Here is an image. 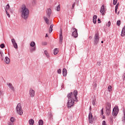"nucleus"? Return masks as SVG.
<instances>
[{
    "label": "nucleus",
    "mask_w": 125,
    "mask_h": 125,
    "mask_svg": "<svg viewBox=\"0 0 125 125\" xmlns=\"http://www.w3.org/2000/svg\"><path fill=\"white\" fill-rule=\"evenodd\" d=\"M78 91L77 90H74L73 93V92H70L67 94V98H68L67 102V108L70 109L74 106V103L75 102H78Z\"/></svg>",
    "instance_id": "obj_1"
},
{
    "label": "nucleus",
    "mask_w": 125,
    "mask_h": 125,
    "mask_svg": "<svg viewBox=\"0 0 125 125\" xmlns=\"http://www.w3.org/2000/svg\"><path fill=\"white\" fill-rule=\"evenodd\" d=\"M19 11L21 14V17L23 19H24L25 20L28 19L30 11L25 4L21 5L19 9Z\"/></svg>",
    "instance_id": "obj_2"
},
{
    "label": "nucleus",
    "mask_w": 125,
    "mask_h": 125,
    "mask_svg": "<svg viewBox=\"0 0 125 125\" xmlns=\"http://www.w3.org/2000/svg\"><path fill=\"white\" fill-rule=\"evenodd\" d=\"M17 112L19 115L21 116L23 115V110H22V107L21 106V104L19 103L16 107Z\"/></svg>",
    "instance_id": "obj_3"
},
{
    "label": "nucleus",
    "mask_w": 125,
    "mask_h": 125,
    "mask_svg": "<svg viewBox=\"0 0 125 125\" xmlns=\"http://www.w3.org/2000/svg\"><path fill=\"white\" fill-rule=\"evenodd\" d=\"M99 39H100V37H99V33L97 32L95 33L94 37V44L95 45H96V44L99 42Z\"/></svg>",
    "instance_id": "obj_4"
},
{
    "label": "nucleus",
    "mask_w": 125,
    "mask_h": 125,
    "mask_svg": "<svg viewBox=\"0 0 125 125\" xmlns=\"http://www.w3.org/2000/svg\"><path fill=\"white\" fill-rule=\"evenodd\" d=\"M119 110L120 109H119V107H118V106L114 107L112 110L113 116H117L119 113Z\"/></svg>",
    "instance_id": "obj_5"
},
{
    "label": "nucleus",
    "mask_w": 125,
    "mask_h": 125,
    "mask_svg": "<svg viewBox=\"0 0 125 125\" xmlns=\"http://www.w3.org/2000/svg\"><path fill=\"white\" fill-rule=\"evenodd\" d=\"M30 45L31 46V47H33L31 49H30V52H33V51H36V43L34 42H32L30 44Z\"/></svg>",
    "instance_id": "obj_6"
},
{
    "label": "nucleus",
    "mask_w": 125,
    "mask_h": 125,
    "mask_svg": "<svg viewBox=\"0 0 125 125\" xmlns=\"http://www.w3.org/2000/svg\"><path fill=\"white\" fill-rule=\"evenodd\" d=\"M73 32H72V36L74 38H78V29L76 28H72Z\"/></svg>",
    "instance_id": "obj_7"
},
{
    "label": "nucleus",
    "mask_w": 125,
    "mask_h": 125,
    "mask_svg": "<svg viewBox=\"0 0 125 125\" xmlns=\"http://www.w3.org/2000/svg\"><path fill=\"white\" fill-rule=\"evenodd\" d=\"M106 9L105 8L104 5H103L101 10H100V12L101 13L102 15L104 16L105 15V13H106Z\"/></svg>",
    "instance_id": "obj_8"
},
{
    "label": "nucleus",
    "mask_w": 125,
    "mask_h": 125,
    "mask_svg": "<svg viewBox=\"0 0 125 125\" xmlns=\"http://www.w3.org/2000/svg\"><path fill=\"white\" fill-rule=\"evenodd\" d=\"M93 116H92V113L91 112H89V115H88V120H89V123L90 124H92V123L93 122Z\"/></svg>",
    "instance_id": "obj_9"
},
{
    "label": "nucleus",
    "mask_w": 125,
    "mask_h": 125,
    "mask_svg": "<svg viewBox=\"0 0 125 125\" xmlns=\"http://www.w3.org/2000/svg\"><path fill=\"white\" fill-rule=\"evenodd\" d=\"M29 95L31 97L35 96V90H33L32 88L29 89Z\"/></svg>",
    "instance_id": "obj_10"
},
{
    "label": "nucleus",
    "mask_w": 125,
    "mask_h": 125,
    "mask_svg": "<svg viewBox=\"0 0 125 125\" xmlns=\"http://www.w3.org/2000/svg\"><path fill=\"white\" fill-rule=\"evenodd\" d=\"M60 43H62L63 42V35L62 33V31H61V33L60 34V38H59Z\"/></svg>",
    "instance_id": "obj_11"
},
{
    "label": "nucleus",
    "mask_w": 125,
    "mask_h": 125,
    "mask_svg": "<svg viewBox=\"0 0 125 125\" xmlns=\"http://www.w3.org/2000/svg\"><path fill=\"white\" fill-rule=\"evenodd\" d=\"M47 16L49 18L50 17V16L51 15V9L49 8L46 11Z\"/></svg>",
    "instance_id": "obj_12"
},
{
    "label": "nucleus",
    "mask_w": 125,
    "mask_h": 125,
    "mask_svg": "<svg viewBox=\"0 0 125 125\" xmlns=\"http://www.w3.org/2000/svg\"><path fill=\"white\" fill-rule=\"evenodd\" d=\"M7 85H8V86H9V88L11 89V90H12L13 91H15L14 87L13 86V85H12V84H11V83H7Z\"/></svg>",
    "instance_id": "obj_13"
},
{
    "label": "nucleus",
    "mask_w": 125,
    "mask_h": 125,
    "mask_svg": "<svg viewBox=\"0 0 125 125\" xmlns=\"http://www.w3.org/2000/svg\"><path fill=\"white\" fill-rule=\"evenodd\" d=\"M4 62L5 63H6V64H9V63H10V59L7 57H5Z\"/></svg>",
    "instance_id": "obj_14"
},
{
    "label": "nucleus",
    "mask_w": 125,
    "mask_h": 125,
    "mask_svg": "<svg viewBox=\"0 0 125 125\" xmlns=\"http://www.w3.org/2000/svg\"><path fill=\"white\" fill-rule=\"evenodd\" d=\"M106 110H111V104L109 103H106Z\"/></svg>",
    "instance_id": "obj_15"
},
{
    "label": "nucleus",
    "mask_w": 125,
    "mask_h": 125,
    "mask_svg": "<svg viewBox=\"0 0 125 125\" xmlns=\"http://www.w3.org/2000/svg\"><path fill=\"white\" fill-rule=\"evenodd\" d=\"M62 75L63 77H66V76H67V69H66V68H63L62 69Z\"/></svg>",
    "instance_id": "obj_16"
},
{
    "label": "nucleus",
    "mask_w": 125,
    "mask_h": 125,
    "mask_svg": "<svg viewBox=\"0 0 125 125\" xmlns=\"http://www.w3.org/2000/svg\"><path fill=\"white\" fill-rule=\"evenodd\" d=\"M105 112L107 116H110V114H111V109H106Z\"/></svg>",
    "instance_id": "obj_17"
},
{
    "label": "nucleus",
    "mask_w": 125,
    "mask_h": 125,
    "mask_svg": "<svg viewBox=\"0 0 125 125\" xmlns=\"http://www.w3.org/2000/svg\"><path fill=\"white\" fill-rule=\"evenodd\" d=\"M29 124L30 125H34V124H35V121H34V120L31 119L29 120Z\"/></svg>",
    "instance_id": "obj_18"
},
{
    "label": "nucleus",
    "mask_w": 125,
    "mask_h": 125,
    "mask_svg": "<svg viewBox=\"0 0 125 125\" xmlns=\"http://www.w3.org/2000/svg\"><path fill=\"white\" fill-rule=\"evenodd\" d=\"M58 52H59V51L58 50V48L54 49V55H57V54H58Z\"/></svg>",
    "instance_id": "obj_19"
},
{
    "label": "nucleus",
    "mask_w": 125,
    "mask_h": 125,
    "mask_svg": "<svg viewBox=\"0 0 125 125\" xmlns=\"http://www.w3.org/2000/svg\"><path fill=\"white\" fill-rule=\"evenodd\" d=\"M45 21L46 22V24H49V20H48V19H47V18L44 17H43Z\"/></svg>",
    "instance_id": "obj_20"
},
{
    "label": "nucleus",
    "mask_w": 125,
    "mask_h": 125,
    "mask_svg": "<svg viewBox=\"0 0 125 125\" xmlns=\"http://www.w3.org/2000/svg\"><path fill=\"white\" fill-rule=\"evenodd\" d=\"M52 28H53V24H51L49 28V33H51V32H52V31L53 30Z\"/></svg>",
    "instance_id": "obj_21"
},
{
    "label": "nucleus",
    "mask_w": 125,
    "mask_h": 125,
    "mask_svg": "<svg viewBox=\"0 0 125 125\" xmlns=\"http://www.w3.org/2000/svg\"><path fill=\"white\" fill-rule=\"evenodd\" d=\"M44 54H45L47 58H49V53H48V52L46 50L44 51Z\"/></svg>",
    "instance_id": "obj_22"
},
{
    "label": "nucleus",
    "mask_w": 125,
    "mask_h": 125,
    "mask_svg": "<svg viewBox=\"0 0 125 125\" xmlns=\"http://www.w3.org/2000/svg\"><path fill=\"white\" fill-rule=\"evenodd\" d=\"M43 125V121L42 120L40 119L39 121V125Z\"/></svg>",
    "instance_id": "obj_23"
},
{
    "label": "nucleus",
    "mask_w": 125,
    "mask_h": 125,
    "mask_svg": "<svg viewBox=\"0 0 125 125\" xmlns=\"http://www.w3.org/2000/svg\"><path fill=\"white\" fill-rule=\"evenodd\" d=\"M108 91H109V92H112V86L109 85L108 86Z\"/></svg>",
    "instance_id": "obj_24"
},
{
    "label": "nucleus",
    "mask_w": 125,
    "mask_h": 125,
    "mask_svg": "<svg viewBox=\"0 0 125 125\" xmlns=\"http://www.w3.org/2000/svg\"><path fill=\"white\" fill-rule=\"evenodd\" d=\"M10 8V6H9V4H8L6 6V8H5V10L6 11V10L9 9Z\"/></svg>",
    "instance_id": "obj_25"
},
{
    "label": "nucleus",
    "mask_w": 125,
    "mask_h": 125,
    "mask_svg": "<svg viewBox=\"0 0 125 125\" xmlns=\"http://www.w3.org/2000/svg\"><path fill=\"white\" fill-rule=\"evenodd\" d=\"M122 122H123L124 124L125 122V111L124 110V117L123 118Z\"/></svg>",
    "instance_id": "obj_26"
},
{
    "label": "nucleus",
    "mask_w": 125,
    "mask_h": 125,
    "mask_svg": "<svg viewBox=\"0 0 125 125\" xmlns=\"http://www.w3.org/2000/svg\"><path fill=\"white\" fill-rule=\"evenodd\" d=\"M15 121H16V120H15V118L14 117H11L10 119V121L11 123H14V122H15Z\"/></svg>",
    "instance_id": "obj_27"
},
{
    "label": "nucleus",
    "mask_w": 125,
    "mask_h": 125,
    "mask_svg": "<svg viewBox=\"0 0 125 125\" xmlns=\"http://www.w3.org/2000/svg\"><path fill=\"white\" fill-rule=\"evenodd\" d=\"M14 47H15L16 49L18 48V45H17V43H15L14 44H13Z\"/></svg>",
    "instance_id": "obj_28"
},
{
    "label": "nucleus",
    "mask_w": 125,
    "mask_h": 125,
    "mask_svg": "<svg viewBox=\"0 0 125 125\" xmlns=\"http://www.w3.org/2000/svg\"><path fill=\"white\" fill-rule=\"evenodd\" d=\"M92 103L93 106H95V105H96V100H93Z\"/></svg>",
    "instance_id": "obj_29"
},
{
    "label": "nucleus",
    "mask_w": 125,
    "mask_h": 125,
    "mask_svg": "<svg viewBox=\"0 0 125 125\" xmlns=\"http://www.w3.org/2000/svg\"><path fill=\"white\" fill-rule=\"evenodd\" d=\"M56 10H57V11H60V5H59L56 9Z\"/></svg>",
    "instance_id": "obj_30"
},
{
    "label": "nucleus",
    "mask_w": 125,
    "mask_h": 125,
    "mask_svg": "<svg viewBox=\"0 0 125 125\" xmlns=\"http://www.w3.org/2000/svg\"><path fill=\"white\" fill-rule=\"evenodd\" d=\"M106 26L107 27H110V26H111V21H108L106 24Z\"/></svg>",
    "instance_id": "obj_31"
},
{
    "label": "nucleus",
    "mask_w": 125,
    "mask_h": 125,
    "mask_svg": "<svg viewBox=\"0 0 125 125\" xmlns=\"http://www.w3.org/2000/svg\"><path fill=\"white\" fill-rule=\"evenodd\" d=\"M0 47H1V48H4V47H5V45L4 43H2L0 45Z\"/></svg>",
    "instance_id": "obj_32"
},
{
    "label": "nucleus",
    "mask_w": 125,
    "mask_h": 125,
    "mask_svg": "<svg viewBox=\"0 0 125 125\" xmlns=\"http://www.w3.org/2000/svg\"><path fill=\"white\" fill-rule=\"evenodd\" d=\"M109 120L111 123H113V122H114V120L113 119V116H111L109 117Z\"/></svg>",
    "instance_id": "obj_33"
},
{
    "label": "nucleus",
    "mask_w": 125,
    "mask_h": 125,
    "mask_svg": "<svg viewBox=\"0 0 125 125\" xmlns=\"http://www.w3.org/2000/svg\"><path fill=\"white\" fill-rule=\"evenodd\" d=\"M117 26H120L121 25V21L120 20L117 21Z\"/></svg>",
    "instance_id": "obj_34"
},
{
    "label": "nucleus",
    "mask_w": 125,
    "mask_h": 125,
    "mask_svg": "<svg viewBox=\"0 0 125 125\" xmlns=\"http://www.w3.org/2000/svg\"><path fill=\"white\" fill-rule=\"evenodd\" d=\"M117 2H118V0H113L114 5H116V4H117Z\"/></svg>",
    "instance_id": "obj_35"
},
{
    "label": "nucleus",
    "mask_w": 125,
    "mask_h": 125,
    "mask_svg": "<svg viewBox=\"0 0 125 125\" xmlns=\"http://www.w3.org/2000/svg\"><path fill=\"white\" fill-rule=\"evenodd\" d=\"M11 42L13 44L16 43V42L15 41V39H12Z\"/></svg>",
    "instance_id": "obj_36"
},
{
    "label": "nucleus",
    "mask_w": 125,
    "mask_h": 125,
    "mask_svg": "<svg viewBox=\"0 0 125 125\" xmlns=\"http://www.w3.org/2000/svg\"><path fill=\"white\" fill-rule=\"evenodd\" d=\"M53 117V116L52 115V114H51V113H50L49 114V118H50V120H52L53 118H52Z\"/></svg>",
    "instance_id": "obj_37"
},
{
    "label": "nucleus",
    "mask_w": 125,
    "mask_h": 125,
    "mask_svg": "<svg viewBox=\"0 0 125 125\" xmlns=\"http://www.w3.org/2000/svg\"><path fill=\"white\" fill-rule=\"evenodd\" d=\"M0 54L1 56V60H3V53H2V52L1 54Z\"/></svg>",
    "instance_id": "obj_38"
},
{
    "label": "nucleus",
    "mask_w": 125,
    "mask_h": 125,
    "mask_svg": "<svg viewBox=\"0 0 125 125\" xmlns=\"http://www.w3.org/2000/svg\"><path fill=\"white\" fill-rule=\"evenodd\" d=\"M120 6V3H118L117 4H116V6H115V8H119V6Z\"/></svg>",
    "instance_id": "obj_39"
},
{
    "label": "nucleus",
    "mask_w": 125,
    "mask_h": 125,
    "mask_svg": "<svg viewBox=\"0 0 125 125\" xmlns=\"http://www.w3.org/2000/svg\"><path fill=\"white\" fill-rule=\"evenodd\" d=\"M3 95V91L0 90V96H2Z\"/></svg>",
    "instance_id": "obj_40"
},
{
    "label": "nucleus",
    "mask_w": 125,
    "mask_h": 125,
    "mask_svg": "<svg viewBox=\"0 0 125 125\" xmlns=\"http://www.w3.org/2000/svg\"><path fill=\"white\" fill-rule=\"evenodd\" d=\"M5 11H6V13L7 16H8V17H10V15L9 14V13H8V12H7V10H6Z\"/></svg>",
    "instance_id": "obj_41"
},
{
    "label": "nucleus",
    "mask_w": 125,
    "mask_h": 125,
    "mask_svg": "<svg viewBox=\"0 0 125 125\" xmlns=\"http://www.w3.org/2000/svg\"><path fill=\"white\" fill-rule=\"evenodd\" d=\"M97 65H98V66H101V62H97Z\"/></svg>",
    "instance_id": "obj_42"
},
{
    "label": "nucleus",
    "mask_w": 125,
    "mask_h": 125,
    "mask_svg": "<svg viewBox=\"0 0 125 125\" xmlns=\"http://www.w3.org/2000/svg\"><path fill=\"white\" fill-rule=\"evenodd\" d=\"M8 125H14V123H13V122H9V123H8Z\"/></svg>",
    "instance_id": "obj_43"
},
{
    "label": "nucleus",
    "mask_w": 125,
    "mask_h": 125,
    "mask_svg": "<svg viewBox=\"0 0 125 125\" xmlns=\"http://www.w3.org/2000/svg\"><path fill=\"white\" fill-rule=\"evenodd\" d=\"M102 125H107V124H106V121H104L102 123Z\"/></svg>",
    "instance_id": "obj_44"
},
{
    "label": "nucleus",
    "mask_w": 125,
    "mask_h": 125,
    "mask_svg": "<svg viewBox=\"0 0 125 125\" xmlns=\"http://www.w3.org/2000/svg\"><path fill=\"white\" fill-rule=\"evenodd\" d=\"M42 45H47V42H43L42 43Z\"/></svg>",
    "instance_id": "obj_45"
},
{
    "label": "nucleus",
    "mask_w": 125,
    "mask_h": 125,
    "mask_svg": "<svg viewBox=\"0 0 125 125\" xmlns=\"http://www.w3.org/2000/svg\"><path fill=\"white\" fill-rule=\"evenodd\" d=\"M93 22L94 24H96V19H93Z\"/></svg>",
    "instance_id": "obj_46"
},
{
    "label": "nucleus",
    "mask_w": 125,
    "mask_h": 125,
    "mask_svg": "<svg viewBox=\"0 0 125 125\" xmlns=\"http://www.w3.org/2000/svg\"><path fill=\"white\" fill-rule=\"evenodd\" d=\"M97 86V84L96 83H95L94 84V85H93V87H94V88H95H95H96Z\"/></svg>",
    "instance_id": "obj_47"
},
{
    "label": "nucleus",
    "mask_w": 125,
    "mask_h": 125,
    "mask_svg": "<svg viewBox=\"0 0 125 125\" xmlns=\"http://www.w3.org/2000/svg\"><path fill=\"white\" fill-rule=\"evenodd\" d=\"M57 72L58 74H61V69H58Z\"/></svg>",
    "instance_id": "obj_48"
},
{
    "label": "nucleus",
    "mask_w": 125,
    "mask_h": 125,
    "mask_svg": "<svg viewBox=\"0 0 125 125\" xmlns=\"http://www.w3.org/2000/svg\"><path fill=\"white\" fill-rule=\"evenodd\" d=\"M93 19H96V20H97V15H94V16H93Z\"/></svg>",
    "instance_id": "obj_49"
},
{
    "label": "nucleus",
    "mask_w": 125,
    "mask_h": 125,
    "mask_svg": "<svg viewBox=\"0 0 125 125\" xmlns=\"http://www.w3.org/2000/svg\"><path fill=\"white\" fill-rule=\"evenodd\" d=\"M75 5H76V2H74L72 5V8L73 9L75 7Z\"/></svg>",
    "instance_id": "obj_50"
},
{
    "label": "nucleus",
    "mask_w": 125,
    "mask_h": 125,
    "mask_svg": "<svg viewBox=\"0 0 125 125\" xmlns=\"http://www.w3.org/2000/svg\"><path fill=\"white\" fill-rule=\"evenodd\" d=\"M115 12L116 14H117V12H118V8H115Z\"/></svg>",
    "instance_id": "obj_51"
},
{
    "label": "nucleus",
    "mask_w": 125,
    "mask_h": 125,
    "mask_svg": "<svg viewBox=\"0 0 125 125\" xmlns=\"http://www.w3.org/2000/svg\"><path fill=\"white\" fill-rule=\"evenodd\" d=\"M98 21H99V22H98L99 23H101V20H100V19H98Z\"/></svg>",
    "instance_id": "obj_52"
},
{
    "label": "nucleus",
    "mask_w": 125,
    "mask_h": 125,
    "mask_svg": "<svg viewBox=\"0 0 125 125\" xmlns=\"http://www.w3.org/2000/svg\"><path fill=\"white\" fill-rule=\"evenodd\" d=\"M92 36H90L89 37V40H92Z\"/></svg>",
    "instance_id": "obj_53"
},
{
    "label": "nucleus",
    "mask_w": 125,
    "mask_h": 125,
    "mask_svg": "<svg viewBox=\"0 0 125 125\" xmlns=\"http://www.w3.org/2000/svg\"><path fill=\"white\" fill-rule=\"evenodd\" d=\"M103 109H104V108H102V109H101L102 115H103Z\"/></svg>",
    "instance_id": "obj_54"
},
{
    "label": "nucleus",
    "mask_w": 125,
    "mask_h": 125,
    "mask_svg": "<svg viewBox=\"0 0 125 125\" xmlns=\"http://www.w3.org/2000/svg\"><path fill=\"white\" fill-rule=\"evenodd\" d=\"M89 111L90 112H91V106H90L89 107Z\"/></svg>",
    "instance_id": "obj_55"
},
{
    "label": "nucleus",
    "mask_w": 125,
    "mask_h": 125,
    "mask_svg": "<svg viewBox=\"0 0 125 125\" xmlns=\"http://www.w3.org/2000/svg\"><path fill=\"white\" fill-rule=\"evenodd\" d=\"M47 37H48V35H47V34H46L45 37L47 38Z\"/></svg>",
    "instance_id": "obj_56"
},
{
    "label": "nucleus",
    "mask_w": 125,
    "mask_h": 125,
    "mask_svg": "<svg viewBox=\"0 0 125 125\" xmlns=\"http://www.w3.org/2000/svg\"><path fill=\"white\" fill-rule=\"evenodd\" d=\"M119 13H120V11L118 12L117 13L118 15H119Z\"/></svg>",
    "instance_id": "obj_57"
},
{
    "label": "nucleus",
    "mask_w": 125,
    "mask_h": 125,
    "mask_svg": "<svg viewBox=\"0 0 125 125\" xmlns=\"http://www.w3.org/2000/svg\"><path fill=\"white\" fill-rule=\"evenodd\" d=\"M2 52L0 50V54H1V53H2Z\"/></svg>",
    "instance_id": "obj_58"
},
{
    "label": "nucleus",
    "mask_w": 125,
    "mask_h": 125,
    "mask_svg": "<svg viewBox=\"0 0 125 125\" xmlns=\"http://www.w3.org/2000/svg\"><path fill=\"white\" fill-rule=\"evenodd\" d=\"M124 78H125V73L123 75Z\"/></svg>",
    "instance_id": "obj_59"
},
{
    "label": "nucleus",
    "mask_w": 125,
    "mask_h": 125,
    "mask_svg": "<svg viewBox=\"0 0 125 125\" xmlns=\"http://www.w3.org/2000/svg\"><path fill=\"white\" fill-rule=\"evenodd\" d=\"M103 42H103V41H102V42H101V43H103Z\"/></svg>",
    "instance_id": "obj_60"
},
{
    "label": "nucleus",
    "mask_w": 125,
    "mask_h": 125,
    "mask_svg": "<svg viewBox=\"0 0 125 125\" xmlns=\"http://www.w3.org/2000/svg\"><path fill=\"white\" fill-rule=\"evenodd\" d=\"M104 117H103V119H104Z\"/></svg>",
    "instance_id": "obj_61"
}]
</instances>
